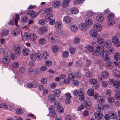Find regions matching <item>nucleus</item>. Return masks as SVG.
<instances>
[{
    "label": "nucleus",
    "instance_id": "f257e3e1",
    "mask_svg": "<svg viewBox=\"0 0 120 120\" xmlns=\"http://www.w3.org/2000/svg\"><path fill=\"white\" fill-rule=\"evenodd\" d=\"M73 95L75 96H79V99L81 101H83L85 98L84 96V91L83 89H80L79 90H75L73 91Z\"/></svg>",
    "mask_w": 120,
    "mask_h": 120
},
{
    "label": "nucleus",
    "instance_id": "c9c22d12",
    "mask_svg": "<svg viewBox=\"0 0 120 120\" xmlns=\"http://www.w3.org/2000/svg\"><path fill=\"white\" fill-rule=\"evenodd\" d=\"M87 93L88 95L90 96H93L94 94V91L93 90L91 89L88 90L87 91Z\"/></svg>",
    "mask_w": 120,
    "mask_h": 120
},
{
    "label": "nucleus",
    "instance_id": "f03ea898",
    "mask_svg": "<svg viewBox=\"0 0 120 120\" xmlns=\"http://www.w3.org/2000/svg\"><path fill=\"white\" fill-rule=\"evenodd\" d=\"M99 54L105 60L108 61L110 60V59L108 53L106 50H104Z\"/></svg>",
    "mask_w": 120,
    "mask_h": 120
},
{
    "label": "nucleus",
    "instance_id": "0eeeda50",
    "mask_svg": "<svg viewBox=\"0 0 120 120\" xmlns=\"http://www.w3.org/2000/svg\"><path fill=\"white\" fill-rule=\"evenodd\" d=\"M104 47L101 44H99L97 46L96 49V52H94V54L95 55H96L95 54L96 52L98 53H100L104 51Z\"/></svg>",
    "mask_w": 120,
    "mask_h": 120
},
{
    "label": "nucleus",
    "instance_id": "c756f323",
    "mask_svg": "<svg viewBox=\"0 0 120 120\" xmlns=\"http://www.w3.org/2000/svg\"><path fill=\"white\" fill-rule=\"evenodd\" d=\"M60 3L59 1H56L54 2L52 4V7L54 8H56L58 7Z\"/></svg>",
    "mask_w": 120,
    "mask_h": 120
},
{
    "label": "nucleus",
    "instance_id": "bb28decb",
    "mask_svg": "<svg viewBox=\"0 0 120 120\" xmlns=\"http://www.w3.org/2000/svg\"><path fill=\"white\" fill-rule=\"evenodd\" d=\"M29 52V49L26 48L24 49L22 51V54L23 56H27Z\"/></svg>",
    "mask_w": 120,
    "mask_h": 120
},
{
    "label": "nucleus",
    "instance_id": "2eb2a0df",
    "mask_svg": "<svg viewBox=\"0 0 120 120\" xmlns=\"http://www.w3.org/2000/svg\"><path fill=\"white\" fill-rule=\"evenodd\" d=\"M49 112L50 113L54 114L53 117H55L56 116V115L54 113L55 112V109L53 108L52 105L50 106L49 108Z\"/></svg>",
    "mask_w": 120,
    "mask_h": 120
},
{
    "label": "nucleus",
    "instance_id": "37998d69",
    "mask_svg": "<svg viewBox=\"0 0 120 120\" xmlns=\"http://www.w3.org/2000/svg\"><path fill=\"white\" fill-rule=\"evenodd\" d=\"M39 42L40 44L43 45L45 44L46 42V39L44 38H41L39 39Z\"/></svg>",
    "mask_w": 120,
    "mask_h": 120
},
{
    "label": "nucleus",
    "instance_id": "13d9d810",
    "mask_svg": "<svg viewBox=\"0 0 120 120\" xmlns=\"http://www.w3.org/2000/svg\"><path fill=\"white\" fill-rule=\"evenodd\" d=\"M97 82V80L94 79H90L89 81L90 83L92 84H95Z\"/></svg>",
    "mask_w": 120,
    "mask_h": 120
},
{
    "label": "nucleus",
    "instance_id": "1a4fd4ad",
    "mask_svg": "<svg viewBox=\"0 0 120 120\" xmlns=\"http://www.w3.org/2000/svg\"><path fill=\"white\" fill-rule=\"evenodd\" d=\"M95 118L99 120L102 118L103 117V114L100 112H96L94 113Z\"/></svg>",
    "mask_w": 120,
    "mask_h": 120
},
{
    "label": "nucleus",
    "instance_id": "aec40b11",
    "mask_svg": "<svg viewBox=\"0 0 120 120\" xmlns=\"http://www.w3.org/2000/svg\"><path fill=\"white\" fill-rule=\"evenodd\" d=\"M96 100L97 102L98 103H101L105 102L104 98L103 97L101 96L97 97Z\"/></svg>",
    "mask_w": 120,
    "mask_h": 120
},
{
    "label": "nucleus",
    "instance_id": "cd10ccee",
    "mask_svg": "<svg viewBox=\"0 0 120 120\" xmlns=\"http://www.w3.org/2000/svg\"><path fill=\"white\" fill-rule=\"evenodd\" d=\"M97 41L99 43L101 44L104 42V39L99 34L98 35L97 37Z\"/></svg>",
    "mask_w": 120,
    "mask_h": 120
},
{
    "label": "nucleus",
    "instance_id": "49530a36",
    "mask_svg": "<svg viewBox=\"0 0 120 120\" xmlns=\"http://www.w3.org/2000/svg\"><path fill=\"white\" fill-rule=\"evenodd\" d=\"M54 106L58 109L60 108L61 105L60 103L58 101H55L54 102Z\"/></svg>",
    "mask_w": 120,
    "mask_h": 120
},
{
    "label": "nucleus",
    "instance_id": "b1692460",
    "mask_svg": "<svg viewBox=\"0 0 120 120\" xmlns=\"http://www.w3.org/2000/svg\"><path fill=\"white\" fill-rule=\"evenodd\" d=\"M86 24L88 26L92 25L93 22L92 19H87L85 22Z\"/></svg>",
    "mask_w": 120,
    "mask_h": 120
},
{
    "label": "nucleus",
    "instance_id": "c85d7f7f",
    "mask_svg": "<svg viewBox=\"0 0 120 120\" xmlns=\"http://www.w3.org/2000/svg\"><path fill=\"white\" fill-rule=\"evenodd\" d=\"M71 20V18L69 16H65L64 19V21L66 23L70 22Z\"/></svg>",
    "mask_w": 120,
    "mask_h": 120
},
{
    "label": "nucleus",
    "instance_id": "bf43d9fd",
    "mask_svg": "<svg viewBox=\"0 0 120 120\" xmlns=\"http://www.w3.org/2000/svg\"><path fill=\"white\" fill-rule=\"evenodd\" d=\"M107 99L108 101L110 103L113 102L114 101V98L112 97H109Z\"/></svg>",
    "mask_w": 120,
    "mask_h": 120
},
{
    "label": "nucleus",
    "instance_id": "8fccbe9b",
    "mask_svg": "<svg viewBox=\"0 0 120 120\" xmlns=\"http://www.w3.org/2000/svg\"><path fill=\"white\" fill-rule=\"evenodd\" d=\"M43 55L42 57H43L45 59H46L49 56V54L48 52L46 51L44 52L43 53Z\"/></svg>",
    "mask_w": 120,
    "mask_h": 120
},
{
    "label": "nucleus",
    "instance_id": "e2e57ef3",
    "mask_svg": "<svg viewBox=\"0 0 120 120\" xmlns=\"http://www.w3.org/2000/svg\"><path fill=\"white\" fill-rule=\"evenodd\" d=\"M109 73L107 71H104L102 73V75L104 78H106L108 77Z\"/></svg>",
    "mask_w": 120,
    "mask_h": 120
},
{
    "label": "nucleus",
    "instance_id": "39448f33",
    "mask_svg": "<svg viewBox=\"0 0 120 120\" xmlns=\"http://www.w3.org/2000/svg\"><path fill=\"white\" fill-rule=\"evenodd\" d=\"M3 54L4 56V57L2 59L3 62L5 64H8L10 62V59L9 57L7 56V53L3 51Z\"/></svg>",
    "mask_w": 120,
    "mask_h": 120
},
{
    "label": "nucleus",
    "instance_id": "4d7b16f0",
    "mask_svg": "<svg viewBox=\"0 0 120 120\" xmlns=\"http://www.w3.org/2000/svg\"><path fill=\"white\" fill-rule=\"evenodd\" d=\"M16 113L18 115H20L22 114L23 112L20 109H16Z\"/></svg>",
    "mask_w": 120,
    "mask_h": 120
},
{
    "label": "nucleus",
    "instance_id": "69168bd1",
    "mask_svg": "<svg viewBox=\"0 0 120 120\" xmlns=\"http://www.w3.org/2000/svg\"><path fill=\"white\" fill-rule=\"evenodd\" d=\"M13 66L15 68H17L19 67V64L18 62H14L13 64Z\"/></svg>",
    "mask_w": 120,
    "mask_h": 120
},
{
    "label": "nucleus",
    "instance_id": "6e6552de",
    "mask_svg": "<svg viewBox=\"0 0 120 120\" xmlns=\"http://www.w3.org/2000/svg\"><path fill=\"white\" fill-rule=\"evenodd\" d=\"M112 41L116 47H118L120 46V42L119 41V39L117 37H113Z\"/></svg>",
    "mask_w": 120,
    "mask_h": 120
},
{
    "label": "nucleus",
    "instance_id": "412c9836",
    "mask_svg": "<svg viewBox=\"0 0 120 120\" xmlns=\"http://www.w3.org/2000/svg\"><path fill=\"white\" fill-rule=\"evenodd\" d=\"M29 39L31 40L34 41L36 39L37 36L36 34L34 33H30L29 36Z\"/></svg>",
    "mask_w": 120,
    "mask_h": 120
},
{
    "label": "nucleus",
    "instance_id": "5701e85b",
    "mask_svg": "<svg viewBox=\"0 0 120 120\" xmlns=\"http://www.w3.org/2000/svg\"><path fill=\"white\" fill-rule=\"evenodd\" d=\"M40 33L41 35L46 33L48 31L47 28L43 26L41 27L40 28Z\"/></svg>",
    "mask_w": 120,
    "mask_h": 120
},
{
    "label": "nucleus",
    "instance_id": "3c124183",
    "mask_svg": "<svg viewBox=\"0 0 120 120\" xmlns=\"http://www.w3.org/2000/svg\"><path fill=\"white\" fill-rule=\"evenodd\" d=\"M68 78L69 79L71 80L72 81L74 80L75 78L74 76L73 75L72 73H70L68 75Z\"/></svg>",
    "mask_w": 120,
    "mask_h": 120
},
{
    "label": "nucleus",
    "instance_id": "a19ab883",
    "mask_svg": "<svg viewBox=\"0 0 120 120\" xmlns=\"http://www.w3.org/2000/svg\"><path fill=\"white\" fill-rule=\"evenodd\" d=\"M69 51L71 54L73 55L74 54L75 51V49L74 48L72 47L69 48Z\"/></svg>",
    "mask_w": 120,
    "mask_h": 120
},
{
    "label": "nucleus",
    "instance_id": "7ed1b4c3",
    "mask_svg": "<svg viewBox=\"0 0 120 120\" xmlns=\"http://www.w3.org/2000/svg\"><path fill=\"white\" fill-rule=\"evenodd\" d=\"M42 55L40 53H37L36 54L33 53L30 56V58L32 60H34L36 59H41Z\"/></svg>",
    "mask_w": 120,
    "mask_h": 120
},
{
    "label": "nucleus",
    "instance_id": "ea45409f",
    "mask_svg": "<svg viewBox=\"0 0 120 120\" xmlns=\"http://www.w3.org/2000/svg\"><path fill=\"white\" fill-rule=\"evenodd\" d=\"M83 0H75L73 2V4L74 5H77L80 3H83Z\"/></svg>",
    "mask_w": 120,
    "mask_h": 120
},
{
    "label": "nucleus",
    "instance_id": "4be33fe9",
    "mask_svg": "<svg viewBox=\"0 0 120 120\" xmlns=\"http://www.w3.org/2000/svg\"><path fill=\"white\" fill-rule=\"evenodd\" d=\"M55 26L57 29H59L61 28L62 27L63 25L61 22L58 21L56 23Z\"/></svg>",
    "mask_w": 120,
    "mask_h": 120
},
{
    "label": "nucleus",
    "instance_id": "20e7f679",
    "mask_svg": "<svg viewBox=\"0 0 120 120\" xmlns=\"http://www.w3.org/2000/svg\"><path fill=\"white\" fill-rule=\"evenodd\" d=\"M21 45L19 44L15 45L14 47V51L16 54L19 55L21 53Z\"/></svg>",
    "mask_w": 120,
    "mask_h": 120
},
{
    "label": "nucleus",
    "instance_id": "338daca9",
    "mask_svg": "<svg viewBox=\"0 0 120 120\" xmlns=\"http://www.w3.org/2000/svg\"><path fill=\"white\" fill-rule=\"evenodd\" d=\"M86 25L84 24H81L80 26V29L82 30H84L86 29Z\"/></svg>",
    "mask_w": 120,
    "mask_h": 120
},
{
    "label": "nucleus",
    "instance_id": "a878e982",
    "mask_svg": "<svg viewBox=\"0 0 120 120\" xmlns=\"http://www.w3.org/2000/svg\"><path fill=\"white\" fill-rule=\"evenodd\" d=\"M48 36L49 38H50L52 40V41H55L56 40V36H53L52 33H49L48 35Z\"/></svg>",
    "mask_w": 120,
    "mask_h": 120
},
{
    "label": "nucleus",
    "instance_id": "f704fd0d",
    "mask_svg": "<svg viewBox=\"0 0 120 120\" xmlns=\"http://www.w3.org/2000/svg\"><path fill=\"white\" fill-rule=\"evenodd\" d=\"M53 94L56 97H58L60 94V91L58 89L55 90L53 91Z\"/></svg>",
    "mask_w": 120,
    "mask_h": 120
},
{
    "label": "nucleus",
    "instance_id": "79ce46f5",
    "mask_svg": "<svg viewBox=\"0 0 120 120\" xmlns=\"http://www.w3.org/2000/svg\"><path fill=\"white\" fill-rule=\"evenodd\" d=\"M9 32V30L8 29L4 30L2 32V34L4 36H7Z\"/></svg>",
    "mask_w": 120,
    "mask_h": 120
},
{
    "label": "nucleus",
    "instance_id": "774afa93",
    "mask_svg": "<svg viewBox=\"0 0 120 120\" xmlns=\"http://www.w3.org/2000/svg\"><path fill=\"white\" fill-rule=\"evenodd\" d=\"M111 42L110 41L105 42L104 43V45L106 47H109L110 45Z\"/></svg>",
    "mask_w": 120,
    "mask_h": 120
},
{
    "label": "nucleus",
    "instance_id": "f3484780",
    "mask_svg": "<svg viewBox=\"0 0 120 120\" xmlns=\"http://www.w3.org/2000/svg\"><path fill=\"white\" fill-rule=\"evenodd\" d=\"M105 65L107 68L110 69H112L113 68L114 64L108 61L106 63Z\"/></svg>",
    "mask_w": 120,
    "mask_h": 120
},
{
    "label": "nucleus",
    "instance_id": "9d476101",
    "mask_svg": "<svg viewBox=\"0 0 120 120\" xmlns=\"http://www.w3.org/2000/svg\"><path fill=\"white\" fill-rule=\"evenodd\" d=\"M35 13V11L32 10H29L27 13V15H29L31 18L34 19L37 16V13L34 15Z\"/></svg>",
    "mask_w": 120,
    "mask_h": 120
},
{
    "label": "nucleus",
    "instance_id": "72a5a7b5",
    "mask_svg": "<svg viewBox=\"0 0 120 120\" xmlns=\"http://www.w3.org/2000/svg\"><path fill=\"white\" fill-rule=\"evenodd\" d=\"M86 76L87 78H91L93 77L94 75L92 72L90 71H88L87 72L86 74Z\"/></svg>",
    "mask_w": 120,
    "mask_h": 120
},
{
    "label": "nucleus",
    "instance_id": "9b49d317",
    "mask_svg": "<svg viewBox=\"0 0 120 120\" xmlns=\"http://www.w3.org/2000/svg\"><path fill=\"white\" fill-rule=\"evenodd\" d=\"M96 18V20L99 22H102L104 20V18L103 15L101 14L97 15Z\"/></svg>",
    "mask_w": 120,
    "mask_h": 120
},
{
    "label": "nucleus",
    "instance_id": "ddd939ff",
    "mask_svg": "<svg viewBox=\"0 0 120 120\" xmlns=\"http://www.w3.org/2000/svg\"><path fill=\"white\" fill-rule=\"evenodd\" d=\"M104 108V105L101 104L97 105L95 108L96 109L98 112L103 111Z\"/></svg>",
    "mask_w": 120,
    "mask_h": 120
},
{
    "label": "nucleus",
    "instance_id": "6ab92c4d",
    "mask_svg": "<svg viewBox=\"0 0 120 120\" xmlns=\"http://www.w3.org/2000/svg\"><path fill=\"white\" fill-rule=\"evenodd\" d=\"M20 32L18 29H15L13 30L11 32V35L13 36H17Z\"/></svg>",
    "mask_w": 120,
    "mask_h": 120
},
{
    "label": "nucleus",
    "instance_id": "473e14b6",
    "mask_svg": "<svg viewBox=\"0 0 120 120\" xmlns=\"http://www.w3.org/2000/svg\"><path fill=\"white\" fill-rule=\"evenodd\" d=\"M21 19L22 22L23 23L27 22L28 21V18L25 15L21 17Z\"/></svg>",
    "mask_w": 120,
    "mask_h": 120
},
{
    "label": "nucleus",
    "instance_id": "a18cd8bd",
    "mask_svg": "<svg viewBox=\"0 0 120 120\" xmlns=\"http://www.w3.org/2000/svg\"><path fill=\"white\" fill-rule=\"evenodd\" d=\"M120 57V55L119 53L117 52L115 53L114 54V59L116 60L119 59Z\"/></svg>",
    "mask_w": 120,
    "mask_h": 120
},
{
    "label": "nucleus",
    "instance_id": "58836bf2",
    "mask_svg": "<svg viewBox=\"0 0 120 120\" xmlns=\"http://www.w3.org/2000/svg\"><path fill=\"white\" fill-rule=\"evenodd\" d=\"M81 74L79 72H75L74 76L75 78L80 79L81 78Z\"/></svg>",
    "mask_w": 120,
    "mask_h": 120
},
{
    "label": "nucleus",
    "instance_id": "393cba45",
    "mask_svg": "<svg viewBox=\"0 0 120 120\" xmlns=\"http://www.w3.org/2000/svg\"><path fill=\"white\" fill-rule=\"evenodd\" d=\"M71 11L72 14H76L79 12V9L76 8H73L71 9Z\"/></svg>",
    "mask_w": 120,
    "mask_h": 120
},
{
    "label": "nucleus",
    "instance_id": "c03bdc74",
    "mask_svg": "<svg viewBox=\"0 0 120 120\" xmlns=\"http://www.w3.org/2000/svg\"><path fill=\"white\" fill-rule=\"evenodd\" d=\"M63 57L65 58H67L69 56V52L66 51H64L63 52Z\"/></svg>",
    "mask_w": 120,
    "mask_h": 120
},
{
    "label": "nucleus",
    "instance_id": "7c9ffc66",
    "mask_svg": "<svg viewBox=\"0 0 120 120\" xmlns=\"http://www.w3.org/2000/svg\"><path fill=\"white\" fill-rule=\"evenodd\" d=\"M71 28V30L73 32H76L78 30L77 26L75 25H72Z\"/></svg>",
    "mask_w": 120,
    "mask_h": 120
},
{
    "label": "nucleus",
    "instance_id": "864d4df0",
    "mask_svg": "<svg viewBox=\"0 0 120 120\" xmlns=\"http://www.w3.org/2000/svg\"><path fill=\"white\" fill-rule=\"evenodd\" d=\"M91 103L90 102H87L85 103V107L87 109L90 108L91 107Z\"/></svg>",
    "mask_w": 120,
    "mask_h": 120
},
{
    "label": "nucleus",
    "instance_id": "4c0bfd02",
    "mask_svg": "<svg viewBox=\"0 0 120 120\" xmlns=\"http://www.w3.org/2000/svg\"><path fill=\"white\" fill-rule=\"evenodd\" d=\"M48 99L49 101L53 102L55 100V97L52 94L49 95L48 97Z\"/></svg>",
    "mask_w": 120,
    "mask_h": 120
},
{
    "label": "nucleus",
    "instance_id": "052dcab7",
    "mask_svg": "<svg viewBox=\"0 0 120 120\" xmlns=\"http://www.w3.org/2000/svg\"><path fill=\"white\" fill-rule=\"evenodd\" d=\"M87 49L90 52H92L94 50V47L91 45H88L87 46Z\"/></svg>",
    "mask_w": 120,
    "mask_h": 120
},
{
    "label": "nucleus",
    "instance_id": "2f4dec72",
    "mask_svg": "<svg viewBox=\"0 0 120 120\" xmlns=\"http://www.w3.org/2000/svg\"><path fill=\"white\" fill-rule=\"evenodd\" d=\"M113 86L114 87L117 88L120 86V82L116 80L114 81Z\"/></svg>",
    "mask_w": 120,
    "mask_h": 120
},
{
    "label": "nucleus",
    "instance_id": "0e129e2a",
    "mask_svg": "<svg viewBox=\"0 0 120 120\" xmlns=\"http://www.w3.org/2000/svg\"><path fill=\"white\" fill-rule=\"evenodd\" d=\"M45 64L48 67L51 66L52 64V62L50 60H46L45 61Z\"/></svg>",
    "mask_w": 120,
    "mask_h": 120
},
{
    "label": "nucleus",
    "instance_id": "603ef678",
    "mask_svg": "<svg viewBox=\"0 0 120 120\" xmlns=\"http://www.w3.org/2000/svg\"><path fill=\"white\" fill-rule=\"evenodd\" d=\"M26 68L23 67H22L20 68L19 72L22 74H23L25 72Z\"/></svg>",
    "mask_w": 120,
    "mask_h": 120
},
{
    "label": "nucleus",
    "instance_id": "4468645a",
    "mask_svg": "<svg viewBox=\"0 0 120 120\" xmlns=\"http://www.w3.org/2000/svg\"><path fill=\"white\" fill-rule=\"evenodd\" d=\"M52 17V15L51 13H48L46 15L45 20L46 22L50 21Z\"/></svg>",
    "mask_w": 120,
    "mask_h": 120
},
{
    "label": "nucleus",
    "instance_id": "09e8293b",
    "mask_svg": "<svg viewBox=\"0 0 120 120\" xmlns=\"http://www.w3.org/2000/svg\"><path fill=\"white\" fill-rule=\"evenodd\" d=\"M19 17L18 14H16L15 15L14 20L15 25L17 26V22L19 19Z\"/></svg>",
    "mask_w": 120,
    "mask_h": 120
},
{
    "label": "nucleus",
    "instance_id": "de8ad7c7",
    "mask_svg": "<svg viewBox=\"0 0 120 120\" xmlns=\"http://www.w3.org/2000/svg\"><path fill=\"white\" fill-rule=\"evenodd\" d=\"M80 40V39L79 38L76 37L74 38L73 40V42L75 44H78L79 43Z\"/></svg>",
    "mask_w": 120,
    "mask_h": 120
},
{
    "label": "nucleus",
    "instance_id": "e433bc0d",
    "mask_svg": "<svg viewBox=\"0 0 120 120\" xmlns=\"http://www.w3.org/2000/svg\"><path fill=\"white\" fill-rule=\"evenodd\" d=\"M52 50L53 52H56L58 50V46L56 45H54L52 47Z\"/></svg>",
    "mask_w": 120,
    "mask_h": 120
},
{
    "label": "nucleus",
    "instance_id": "680f3d73",
    "mask_svg": "<svg viewBox=\"0 0 120 120\" xmlns=\"http://www.w3.org/2000/svg\"><path fill=\"white\" fill-rule=\"evenodd\" d=\"M114 16V15L113 13H111L109 14L107 16L108 19H113Z\"/></svg>",
    "mask_w": 120,
    "mask_h": 120
},
{
    "label": "nucleus",
    "instance_id": "f8f14e48",
    "mask_svg": "<svg viewBox=\"0 0 120 120\" xmlns=\"http://www.w3.org/2000/svg\"><path fill=\"white\" fill-rule=\"evenodd\" d=\"M95 31L94 30H91L89 32L90 35L93 38H96L98 35L99 34L98 33Z\"/></svg>",
    "mask_w": 120,
    "mask_h": 120
},
{
    "label": "nucleus",
    "instance_id": "6e6d98bb",
    "mask_svg": "<svg viewBox=\"0 0 120 120\" xmlns=\"http://www.w3.org/2000/svg\"><path fill=\"white\" fill-rule=\"evenodd\" d=\"M105 95L108 96H110L112 94V92L109 89H107L105 91Z\"/></svg>",
    "mask_w": 120,
    "mask_h": 120
},
{
    "label": "nucleus",
    "instance_id": "dca6fc26",
    "mask_svg": "<svg viewBox=\"0 0 120 120\" xmlns=\"http://www.w3.org/2000/svg\"><path fill=\"white\" fill-rule=\"evenodd\" d=\"M70 1L68 0H63L62 4V7L63 8H66L69 5Z\"/></svg>",
    "mask_w": 120,
    "mask_h": 120
},
{
    "label": "nucleus",
    "instance_id": "a211bd4d",
    "mask_svg": "<svg viewBox=\"0 0 120 120\" xmlns=\"http://www.w3.org/2000/svg\"><path fill=\"white\" fill-rule=\"evenodd\" d=\"M113 73L115 77H117L120 76V72L117 69H114Z\"/></svg>",
    "mask_w": 120,
    "mask_h": 120
},
{
    "label": "nucleus",
    "instance_id": "5fc2aeb1",
    "mask_svg": "<svg viewBox=\"0 0 120 120\" xmlns=\"http://www.w3.org/2000/svg\"><path fill=\"white\" fill-rule=\"evenodd\" d=\"M109 116H110L111 118L114 119L116 117L117 114L116 112H114L111 113H110Z\"/></svg>",
    "mask_w": 120,
    "mask_h": 120
},
{
    "label": "nucleus",
    "instance_id": "423d86ee",
    "mask_svg": "<svg viewBox=\"0 0 120 120\" xmlns=\"http://www.w3.org/2000/svg\"><path fill=\"white\" fill-rule=\"evenodd\" d=\"M94 30L96 32L101 31L102 29V27L101 25L99 23H96L93 26Z\"/></svg>",
    "mask_w": 120,
    "mask_h": 120
}]
</instances>
